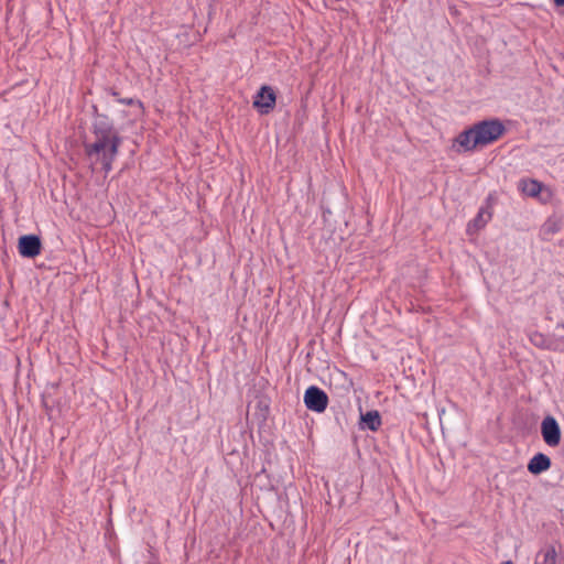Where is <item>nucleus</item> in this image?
Here are the masks:
<instances>
[{
	"mask_svg": "<svg viewBox=\"0 0 564 564\" xmlns=\"http://www.w3.org/2000/svg\"><path fill=\"white\" fill-rule=\"evenodd\" d=\"M519 189L527 196L539 198L542 203L551 199V191L536 180H521Z\"/></svg>",
	"mask_w": 564,
	"mask_h": 564,
	"instance_id": "obj_3",
	"label": "nucleus"
},
{
	"mask_svg": "<svg viewBox=\"0 0 564 564\" xmlns=\"http://www.w3.org/2000/svg\"><path fill=\"white\" fill-rule=\"evenodd\" d=\"M304 403L308 410L321 413L327 408L328 397L322 389L311 386L305 391Z\"/></svg>",
	"mask_w": 564,
	"mask_h": 564,
	"instance_id": "obj_4",
	"label": "nucleus"
},
{
	"mask_svg": "<svg viewBox=\"0 0 564 564\" xmlns=\"http://www.w3.org/2000/svg\"><path fill=\"white\" fill-rule=\"evenodd\" d=\"M121 102L127 104V105H133V104H135V101H134L133 99H123V100H121ZM137 104H138L139 106H141V102H140V101H137Z\"/></svg>",
	"mask_w": 564,
	"mask_h": 564,
	"instance_id": "obj_12",
	"label": "nucleus"
},
{
	"mask_svg": "<svg viewBox=\"0 0 564 564\" xmlns=\"http://www.w3.org/2000/svg\"><path fill=\"white\" fill-rule=\"evenodd\" d=\"M555 560H556V552L553 547H549L545 551H542L538 555L539 564H555Z\"/></svg>",
	"mask_w": 564,
	"mask_h": 564,
	"instance_id": "obj_10",
	"label": "nucleus"
},
{
	"mask_svg": "<svg viewBox=\"0 0 564 564\" xmlns=\"http://www.w3.org/2000/svg\"><path fill=\"white\" fill-rule=\"evenodd\" d=\"M361 422L371 431H377L381 425V417L378 411H369L361 415Z\"/></svg>",
	"mask_w": 564,
	"mask_h": 564,
	"instance_id": "obj_9",
	"label": "nucleus"
},
{
	"mask_svg": "<svg viewBox=\"0 0 564 564\" xmlns=\"http://www.w3.org/2000/svg\"><path fill=\"white\" fill-rule=\"evenodd\" d=\"M502 564H513L511 561L503 562Z\"/></svg>",
	"mask_w": 564,
	"mask_h": 564,
	"instance_id": "obj_14",
	"label": "nucleus"
},
{
	"mask_svg": "<svg viewBox=\"0 0 564 564\" xmlns=\"http://www.w3.org/2000/svg\"><path fill=\"white\" fill-rule=\"evenodd\" d=\"M551 466V459L543 453L535 454L528 464V470L533 475H539L547 470Z\"/></svg>",
	"mask_w": 564,
	"mask_h": 564,
	"instance_id": "obj_8",
	"label": "nucleus"
},
{
	"mask_svg": "<svg viewBox=\"0 0 564 564\" xmlns=\"http://www.w3.org/2000/svg\"><path fill=\"white\" fill-rule=\"evenodd\" d=\"M491 215L488 212L481 209L473 223L469 225V228L475 227L476 229L482 228L487 221L490 219Z\"/></svg>",
	"mask_w": 564,
	"mask_h": 564,
	"instance_id": "obj_11",
	"label": "nucleus"
},
{
	"mask_svg": "<svg viewBox=\"0 0 564 564\" xmlns=\"http://www.w3.org/2000/svg\"><path fill=\"white\" fill-rule=\"evenodd\" d=\"M275 99L274 90L270 86H262L253 100V107L261 113H269L275 106Z\"/></svg>",
	"mask_w": 564,
	"mask_h": 564,
	"instance_id": "obj_7",
	"label": "nucleus"
},
{
	"mask_svg": "<svg viewBox=\"0 0 564 564\" xmlns=\"http://www.w3.org/2000/svg\"><path fill=\"white\" fill-rule=\"evenodd\" d=\"M554 3L558 7L564 6V0H554Z\"/></svg>",
	"mask_w": 564,
	"mask_h": 564,
	"instance_id": "obj_13",
	"label": "nucleus"
},
{
	"mask_svg": "<svg viewBox=\"0 0 564 564\" xmlns=\"http://www.w3.org/2000/svg\"><path fill=\"white\" fill-rule=\"evenodd\" d=\"M541 434L543 441L551 447H555L561 442V429L556 420L547 415L542 420Z\"/></svg>",
	"mask_w": 564,
	"mask_h": 564,
	"instance_id": "obj_5",
	"label": "nucleus"
},
{
	"mask_svg": "<svg viewBox=\"0 0 564 564\" xmlns=\"http://www.w3.org/2000/svg\"><path fill=\"white\" fill-rule=\"evenodd\" d=\"M42 242L36 235H25L19 238L18 250L24 258H35L41 253Z\"/></svg>",
	"mask_w": 564,
	"mask_h": 564,
	"instance_id": "obj_6",
	"label": "nucleus"
},
{
	"mask_svg": "<svg viewBox=\"0 0 564 564\" xmlns=\"http://www.w3.org/2000/svg\"><path fill=\"white\" fill-rule=\"evenodd\" d=\"M505 132V127L498 120L481 121L459 133L453 144L459 147L457 151H473L477 147L487 145L498 140Z\"/></svg>",
	"mask_w": 564,
	"mask_h": 564,
	"instance_id": "obj_2",
	"label": "nucleus"
},
{
	"mask_svg": "<svg viewBox=\"0 0 564 564\" xmlns=\"http://www.w3.org/2000/svg\"><path fill=\"white\" fill-rule=\"evenodd\" d=\"M94 109V141L85 143V152L96 163H100L105 172L108 173L111 171L112 162L118 155L121 138L109 118L98 113L96 107Z\"/></svg>",
	"mask_w": 564,
	"mask_h": 564,
	"instance_id": "obj_1",
	"label": "nucleus"
}]
</instances>
